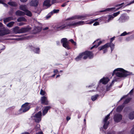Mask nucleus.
Masks as SVG:
<instances>
[{"label":"nucleus","instance_id":"nucleus-1","mask_svg":"<svg viewBox=\"0 0 134 134\" xmlns=\"http://www.w3.org/2000/svg\"><path fill=\"white\" fill-rule=\"evenodd\" d=\"M84 21H80L77 22L74 21L67 23L66 24H59L54 26H53L52 27L54 29L55 31H59L63 30L71 27H73L84 24Z\"/></svg>","mask_w":134,"mask_h":134},{"label":"nucleus","instance_id":"nucleus-2","mask_svg":"<svg viewBox=\"0 0 134 134\" xmlns=\"http://www.w3.org/2000/svg\"><path fill=\"white\" fill-rule=\"evenodd\" d=\"M114 74H116V76L119 77H126L130 75V72L125 71L123 69L121 68H118L115 69L112 74L113 76Z\"/></svg>","mask_w":134,"mask_h":134},{"label":"nucleus","instance_id":"nucleus-3","mask_svg":"<svg viewBox=\"0 0 134 134\" xmlns=\"http://www.w3.org/2000/svg\"><path fill=\"white\" fill-rule=\"evenodd\" d=\"M61 43L62 44L63 47L67 50L70 49V47L69 44V42L67 41V39L66 38H63L61 40Z\"/></svg>","mask_w":134,"mask_h":134},{"label":"nucleus","instance_id":"nucleus-4","mask_svg":"<svg viewBox=\"0 0 134 134\" xmlns=\"http://www.w3.org/2000/svg\"><path fill=\"white\" fill-rule=\"evenodd\" d=\"M109 47H110L112 52L114 48V44L112 43H108L103 46L99 47L98 49L100 51H101Z\"/></svg>","mask_w":134,"mask_h":134},{"label":"nucleus","instance_id":"nucleus-5","mask_svg":"<svg viewBox=\"0 0 134 134\" xmlns=\"http://www.w3.org/2000/svg\"><path fill=\"white\" fill-rule=\"evenodd\" d=\"M90 16L91 15H85L83 16L75 15L74 16H72L71 18H68L67 19V20H74L77 19H80L83 20L87 18V16Z\"/></svg>","mask_w":134,"mask_h":134},{"label":"nucleus","instance_id":"nucleus-6","mask_svg":"<svg viewBox=\"0 0 134 134\" xmlns=\"http://www.w3.org/2000/svg\"><path fill=\"white\" fill-rule=\"evenodd\" d=\"M29 104L28 103H26L23 104L21 106V108L20 109V110L24 113L27 111L30 108V106L29 105Z\"/></svg>","mask_w":134,"mask_h":134},{"label":"nucleus","instance_id":"nucleus-7","mask_svg":"<svg viewBox=\"0 0 134 134\" xmlns=\"http://www.w3.org/2000/svg\"><path fill=\"white\" fill-rule=\"evenodd\" d=\"M82 53H84V54L83 56V59H86L88 57L90 58H91L93 57V55L92 52L88 51H86Z\"/></svg>","mask_w":134,"mask_h":134},{"label":"nucleus","instance_id":"nucleus-8","mask_svg":"<svg viewBox=\"0 0 134 134\" xmlns=\"http://www.w3.org/2000/svg\"><path fill=\"white\" fill-rule=\"evenodd\" d=\"M9 33V30L4 27L0 28V36H2Z\"/></svg>","mask_w":134,"mask_h":134},{"label":"nucleus","instance_id":"nucleus-9","mask_svg":"<svg viewBox=\"0 0 134 134\" xmlns=\"http://www.w3.org/2000/svg\"><path fill=\"white\" fill-rule=\"evenodd\" d=\"M110 115V114H108L104 119L103 122H104L103 127L105 129H106L109 124V122L107 121Z\"/></svg>","mask_w":134,"mask_h":134},{"label":"nucleus","instance_id":"nucleus-10","mask_svg":"<svg viewBox=\"0 0 134 134\" xmlns=\"http://www.w3.org/2000/svg\"><path fill=\"white\" fill-rule=\"evenodd\" d=\"M42 116V113L41 111H39L35 115L34 117L35 121L37 122H39L41 120V116Z\"/></svg>","mask_w":134,"mask_h":134},{"label":"nucleus","instance_id":"nucleus-11","mask_svg":"<svg viewBox=\"0 0 134 134\" xmlns=\"http://www.w3.org/2000/svg\"><path fill=\"white\" fill-rule=\"evenodd\" d=\"M122 115L119 114H115L114 118V121L117 122H120L122 119Z\"/></svg>","mask_w":134,"mask_h":134},{"label":"nucleus","instance_id":"nucleus-12","mask_svg":"<svg viewBox=\"0 0 134 134\" xmlns=\"http://www.w3.org/2000/svg\"><path fill=\"white\" fill-rule=\"evenodd\" d=\"M129 19V17L128 16L122 15L120 17L119 20L120 22L122 23L128 20Z\"/></svg>","mask_w":134,"mask_h":134},{"label":"nucleus","instance_id":"nucleus-13","mask_svg":"<svg viewBox=\"0 0 134 134\" xmlns=\"http://www.w3.org/2000/svg\"><path fill=\"white\" fill-rule=\"evenodd\" d=\"M38 0H32L29 2V4L31 6L36 7L38 5Z\"/></svg>","mask_w":134,"mask_h":134},{"label":"nucleus","instance_id":"nucleus-14","mask_svg":"<svg viewBox=\"0 0 134 134\" xmlns=\"http://www.w3.org/2000/svg\"><path fill=\"white\" fill-rule=\"evenodd\" d=\"M41 103L42 104L47 105L48 104V102L47 100V98L45 96L41 97Z\"/></svg>","mask_w":134,"mask_h":134},{"label":"nucleus","instance_id":"nucleus-15","mask_svg":"<svg viewBox=\"0 0 134 134\" xmlns=\"http://www.w3.org/2000/svg\"><path fill=\"white\" fill-rule=\"evenodd\" d=\"M114 18V17L111 15H109L107 17H104L103 18V19H105V23L108 22L110 20L113 19Z\"/></svg>","mask_w":134,"mask_h":134},{"label":"nucleus","instance_id":"nucleus-16","mask_svg":"<svg viewBox=\"0 0 134 134\" xmlns=\"http://www.w3.org/2000/svg\"><path fill=\"white\" fill-rule=\"evenodd\" d=\"M31 29L29 27L22 28L20 29V33H25L29 31Z\"/></svg>","mask_w":134,"mask_h":134},{"label":"nucleus","instance_id":"nucleus-17","mask_svg":"<svg viewBox=\"0 0 134 134\" xmlns=\"http://www.w3.org/2000/svg\"><path fill=\"white\" fill-rule=\"evenodd\" d=\"M109 80L108 77L104 78L100 80V82H102L103 84H105L107 83L109 81Z\"/></svg>","mask_w":134,"mask_h":134},{"label":"nucleus","instance_id":"nucleus-18","mask_svg":"<svg viewBox=\"0 0 134 134\" xmlns=\"http://www.w3.org/2000/svg\"><path fill=\"white\" fill-rule=\"evenodd\" d=\"M50 0H46L43 3V7H44L46 6L47 7V8H46L49 7L50 5Z\"/></svg>","mask_w":134,"mask_h":134},{"label":"nucleus","instance_id":"nucleus-19","mask_svg":"<svg viewBox=\"0 0 134 134\" xmlns=\"http://www.w3.org/2000/svg\"><path fill=\"white\" fill-rule=\"evenodd\" d=\"M98 41V40H97L96 41H95L93 43V44H94V43H97V44H96L95 45H94L91 48V49H93L94 48H97L102 43V41H100L98 42H97V41Z\"/></svg>","mask_w":134,"mask_h":134},{"label":"nucleus","instance_id":"nucleus-20","mask_svg":"<svg viewBox=\"0 0 134 134\" xmlns=\"http://www.w3.org/2000/svg\"><path fill=\"white\" fill-rule=\"evenodd\" d=\"M15 14L17 16H21L25 15V13L24 12L20 10H18L16 12Z\"/></svg>","mask_w":134,"mask_h":134},{"label":"nucleus","instance_id":"nucleus-21","mask_svg":"<svg viewBox=\"0 0 134 134\" xmlns=\"http://www.w3.org/2000/svg\"><path fill=\"white\" fill-rule=\"evenodd\" d=\"M20 9L21 10L25 12L27 9V7L26 5H20L19 6Z\"/></svg>","mask_w":134,"mask_h":134},{"label":"nucleus","instance_id":"nucleus-22","mask_svg":"<svg viewBox=\"0 0 134 134\" xmlns=\"http://www.w3.org/2000/svg\"><path fill=\"white\" fill-rule=\"evenodd\" d=\"M31 48L33 50L35 53L39 54L40 52V49L39 48H36L33 47L31 46Z\"/></svg>","mask_w":134,"mask_h":134},{"label":"nucleus","instance_id":"nucleus-23","mask_svg":"<svg viewBox=\"0 0 134 134\" xmlns=\"http://www.w3.org/2000/svg\"><path fill=\"white\" fill-rule=\"evenodd\" d=\"M50 107L49 106H46L45 107L43 111V115H44L47 113L48 110L49 109Z\"/></svg>","mask_w":134,"mask_h":134},{"label":"nucleus","instance_id":"nucleus-24","mask_svg":"<svg viewBox=\"0 0 134 134\" xmlns=\"http://www.w3.org/2000/svg\"><path fill=\"white\" fill-rule=\"evenodd\" d=\"M84 53H82L79 54L77 57L76 58L75 60L77 61H79L81 59V58L83 57V56L84 54Z\"/></svg>","mask_w":134,"mask_h":134},{"label":"nucleus","instance_id":"nucleus-25","mask_svg":"<svg viewBox=\"0 0 134 134\" xmlns=\"http://www.w3.org/2000/svg\"><path fill=\"white\" fill-rule=\"evenodd\" d=\"M13 18L12 16L9 17L4 19H3L4 23H6L12 20H13Z\"/></svg>","mask_w":134,"mask_h":134},{"label":"nucleus","instance_id":"nucleus-26","mask_svg":"<svg viewBox=\"0 0 134 134\" xmlns=\"http://www.w3.org/2000/svg\"><path fill=\"white\" fill-rule=\"evenodd\" d=\"M13 31L15 34L20 33V29L18 26H16L14 28Z\"/></svg>","mask_w":134,"mask_h":134},{"label":"nucleus","instance_id":"nucleus-27","mask_svg":"<svg viewBox=\"0 0 134 134\" xmlns=\"http://www.w3.org/2000/svg\"><path fill=\"white\" fill-rule=\"evenodd\" d=\"M128 117L130 119H134V111H132L128 115Z\"/></svg>","mask_w":134,"mask_h":134},{"label":"nucleus","instance_id":"nucleus-28","mask_svg":"<svg viewBox=\"0 0 134 134\" xmlns=\"http://www.w3.org/2000/svg\"><path fill=\"white\" fill-rule=\"evenodd\" d=\"M8 4L13 7H16L17 6V3L15 2L10 1L8 3Z\"/></svg>","mask_w":134,"mask_h":134},{"label":"nucleus","instance_id":"nucleus-29","mask_svg":"<svg viewBox=\"0 0 134 134\" xmlns=\"http://www.w3.org/2000/svg\"><path fill=\"white\" fill-rule=\"evenodd\" d=\"M124 105H122L118 107L116 109V111L117 112H119L121 111Z\"/></svg>","mask_w":134,"mask_h":134},{"label":"nucleus","instance_id":"nucleus-30","mask_svg":"<svg viewBox=\"0 0 134 134\" xmlns=\"http://www.w3.org/2000/svg\"><path fill=\"white\" fill-rule=\"evenodd\" d=\"M17 21L18 22H21V21H26V20L24 17H20L17 19Z\"/></svg>","mask_w":134,"mask_h":134},{"label":"nucleus","instance_id":"nucleus-31","mask_svg":"<svg viewBox=\"0 0 134 134\" xmlns=\"http://www.w3.org/2000/svg\"><path fill=\"white\" fill-rule=\"evenodd\" d=\"M24 13H25V14L27 16L31 17L32 16L31 13L28 9Z\"/></svg>","mask_w":134,"mask_h":134},{"label":"nucleus","instance_id":"nucleus-32","mask_svg":"<svg viewBox=\"0 0 134 134\" xmlns=\"http://www.w3.org/2000/svg\"><path fill=\"white\" fill-rule=\"evenodd\" d=\"M115 8L114 7V8H107L105 10L101 11L100 12H106V11H111V10H113L114 9H115Z\"/></svg>","mask_w":134,"mask_h":134},{"label":"nucleus","instance_id":"nucleus-33","mask_svg":"<svg viewBox=\"0 0 134 134\" xmlns=\"http://www.w3.org/2000/svg\"><path fill=\"white\" fill-rule=\"evenodd\" d=\"M14 22V21H11L7 25V26L9 27H12L13 25Z\"/></svg>","mask_w":134,"mask_h":134},{"label":"nucleus","instance_id":"nucleus-34","mask_svg":"<svg viewBox=\"0 0 134 134\" xmlns=\"http://www.w3.org/2000/svg\"><path fill=\"white\" fill-rule=\"evenodd\" d=\"M40 94L42 96H46V93L45 91L41 89L40 90Z\"/></svg>","mask_w":134,"mask_h":134},{"label":"nucleus","instance_id":"nucleus-35","mask_svg":"<svg viewBox=\"0 0 134 134\" xmlns=\"http://www.w3.org/2000/svg\"><path fill=\"white\" fill-rule=\"evenodd\" d=\"M98 95L96 94L95 95L93 96L92 97L91 99L93 101L95 100L98 97Z\"/></svg>","mask_w":134,"mask_h":134},{"label":"nucleus","instance_id":"nucleus-36","mask_svg":"<svg viewBox=\"0 0 134 134\" xmlns=\"http://www.w3.org/2000/svg\"><path fill=\"white\" fill-rule=\"evenodd\" d=\"M59 11V9H54L53 11L51 12V15H52L53 13H58Z\"/></svg>","mask_w":134,"mask_h":134},{"label":"nucleus","instance_id":"nucleus-37","mask_svg":"<svg viewBox=\"0 0 134 134\" xmlns=\"http://www.w3.org/2000/svg\"><path fill=\"white\" fill-rule=\"evenodd\" d=\"M35 30L36 31V32H40L41 30V27H36L35 29Z\"/></svg>","mask_w":134,"mask_h":134},{"label":"nucleus","instance_id":"nucleus-38","mask_svg":"<svg viewBox=\"0 0 134 134\" xmlns=\"http://www.w3.org/2000/svg\"><path fill=\"white\" fill-rule=\"evenodd\" d=\"M131 99L130 98H129L126 99L123 105H124V104H126L128 103L130 100Z\"/></svg>","mask_w":134,"mask_h":134},{"label":"nucleus","instance_id":"nucleus-39","mask_svg":"<svg viewBox=\"0 0 134 134\" xmlns=\"http://www.w3.org/2000/svg\"><path fill=\"white\" fill-rule=\"evenodd\" d=\"M69 41H70L71 43L74 45L75 46L76 45V43L75 42L73 39H71L69 40Z\"/></svg>","mask_w":134,"mask_h":134},{"label":"nucleus","instance_id":"nucleus-40","mask_svg":"<svg viewBox=\"0 0 134 134\" xmlns=\"http://www.w3.org/2000/svg\"><path fill=\"white\" fill-rule=\"evenodd\" d=\"M120 14V12L119 11L116 13H114L113 14V16L114 17H115L118 15Z\"/></svg>","mask_w":134,"mask_h":134},{"label":"nucleus","instance_id":"nucleus-41","mask_svg":"<svg viewBox=\"0 0 134 134\" xmlns=\"http://www.w3.org/2000/svg\"><path fill=\"white\" fill-rule=\"evenodd\" d=\"M128 34L126 32V31H125L124 32H123L121 34V35H120V36H125L127 35Z\"/></svg>","mask_w":134,"mask_h":134},{"label":"nucleus","instance_id":"nucleus-42","mask_svg":"<svg viewBox=\"0 0 134 134\" xmlns=\"http://www.w3.org/2000/svg\"><path fill=\"white\" fill-rule=\"evenodd\" d=\"M69 2V1H68L66 2H65L62 4L61 5L62 7H64L65 6L67 5V3Z\"/></svg>","mask_w":134,"mask_h":134},{"label":"nucleus","instance_id":"nucleus-43","mask_svg":"<svg viewBox=\"0 0 134 134\" xmlns=\"http://www.w3.org/2000/svg\"><path fill=\"white\" fill-rule=\"evenodd\" d=\"M131 132L132 134H134V125L133 127L131 130Z\"/></svg>","mask_w":134,"mask_h":134},{"label":"nucleus","instance_id":"nucleus-44","mask_svg":"<svg viewBox=\"0 0 134 134\" xmlns=\"http://www.w3.org/2000/svg\"><path fill=\"white\" fill-rule=\"evenodd\" d=\"M93 23V21L92 20H91V21H90L86 23V24H90Z\"/></svg>","mask_w":134,"mask_h":134},{"label":"nucleus","instance_id":"nucleus-45","mask_svg":"<svg viewBox=\"0 0 134 134\" xmlns=\"http://www.w3.org/2000/svg\"><path fill=\"white\" fill-rule=\"evenodd\" d=\"M99 23L98 22H96L94 23L93 24L94 26H96L97 25H99Z\"/></svg>","mask_w":134,"mask_h":134},{"label":"nucleus","instance_id":"nucleus-46","mask_svg":"<svg viewBox=\"0 0 134 134\" xmlns=\"http://www.w3.org/2000/svg\"><path fill=\"white\" fill-rule=\"evenodd\" d=\"M134 3V0L132 1L130 3L127 4V5H129L130 4H132L133 3Z\"/></svg>","mask_w":134,"mask_h":134},{"label":"nucleus","instance_id":"nucleus-47","mask_svg":"<svg viewBox=\"0 0 134 134\" xmlns=\"http://www.w3.org/2000/svg\"><path fill=\"white\" fill-rule=\"evenodd\" d=\"M115 37H113L112 38H111L110 43H112V42L113 41Z\"/></svg>","mask_w":134,"mask_h":134},{"label":"nucleus","instance_id":"nucleus-48","mask_svg":"<svg viewBox=\"0 0 134 134\" xmlns=\"http://www.w3.org/2000/svg\"><path fill=\"white\" fill-rule=\"evenodd\" d=\"M54 74H57V72H58V71L57 69L55 70H54Z\"/></svg>","mask_w":134,"mask_h":134},{"label":"nucleus","instance_id":"nucleus-49","mask_svg":"<svg viewBox=\"0 0 134 134\" xmlns=\"http://www.w3.org/2000/svg\"><path fill=\"white\" fill-rule=\"evenodd\" d=\"M133 89H132L129 92V93L128 94H129L130 95H131L132 94L133 92Z\"/></svg>","mask_w":134,"mask_h":134},{"label":"nucleus","instance_id":"nucleus-50","mask_svg":"<svg viewBox=\"0 0 134 134\" xmlns=\"http://www.w3.org/2000/svg\"><path fill=\"white\" fill-rule=\"evenodd\" d=\"M24 24V23H20L19 24V25L20 26H22Z\"/></svg>","mask_w":134,"mask_h":134},{"label":"nucleus","instance_id":"nucleus-51","mask_svg":"<svg viewBox=\"0 0 134 134\" xmlns=\"http://www.w3.org/2000/svg\"><path fill=\"white\" fill-rule=\"evenodd\" d=\"M104 50L103 51V53H106V52H107V49H106V48L104 49Z\"/></svg>","mask_w":134,"mask_h":134},{"label":"nucleus","instance_id":"nucleus-52","mask_svg":"<svg viewBox=\"0 0 134 134\" xmlns=\"http://www.w3.org/2000/svg\"><path fill=\"white\" fill-rule=\"evenodd\" d=\"M70 118L69 116H67L66 118V119L68 121L69 120H70Z\"/></svg>","mask_w":134,"mask_h":134},{"label":"nucleus","instance_id":"nucleus-53","mask_svg":"<svg viewBox=\"0 0 134 134\" xmlns=\"http://www.w3.org/2000/svg\"><path fill=\"white\" fill-rule=\"evenodd\" d=\"M21 2H26L27 0H20Z\"/></svg>","mask_w":134,"mask_h":134},{"label":"nucleus","instance_id":"nucleus-54","mask_svg":"<svg viewBox=\"0 0 134 134\" xmlns=\"http://www.w3.org/2000/svg\"><path fill=\"white\" fill-rule=\"evenodd\" d=\"M3 4L4 6L5 7H7L8 6V5L6 3H4Z\"/></svg>","mask_w":134,"mask_h":134},{"label":"nucleus","instance_id":"nucleus-55","mask_svg":"<svg viewBox=\"0 0 134 134\" xmlns=\"http://www.w3.org/2000/svg\"><path fill=\"white\" fill-rule=\"evenodd\" d=\"M107 134H115V132H111L108 133Z\"/></svg>","mask_w":134,"mask_h":134},{"label":"nucleus","instance_id":"nucleus-56","mask_svg":"<svg viewBox=\"0 0 134 134\" xmlns=\"http://www.w3.org/2000/svg\"><path fill=\"white\" fill-rule=\"evenodd\" d=\"M4 2L2 0H0V3L3 4L4 3Z\"/></svg>","mask_w":134,"mask_h":134},{"label":"nucleus","instance_id":"nucleus-57","mask_svg":"<svg viewBox=\"0 0 134 134\" xmlns=\"http://www.w3.org/2000/svg\"><path fill=\"white\" fill-rule=\"evenodd\" d=\"M48 29V27H46L45 28H43V30H46Z\"/></svg>","mask_w":134,"mask_h":134},{"label":"nucleus","instance_id":"nucleus-58","mask_svg":"<svg viewBox=\"0 0 134 134\" xmlns=\"http://www.w3.org/2000/svg\"><path fill=\"white\" fill-rule=\"evenodd\" d=\"M126 96H124L122 98H121L120 100L119 101H120V100H122V99L125 98L126 97Z\"/></svg>","mask_w":134,"mask_h":134},{"label":"nucleus","instance_id":"nucleus-59","mask_svg":"<svg viewBox=\"0 0 134 134\" xmlns=\"http://www.w3.org/2000/svg\"><path fill=\"white\" fill-rule=\"evenodd\" d=\"M21 134H30L28 132H25L22 133Z\"/></svg>","mask_w":134,"mask_h":134},{"label":"nucleus","instance_id":"nucleus-60","mask_svg":"<svg viewBox=\"0 0 134 134\" xmlns=\"http://www.w3.org/2000/svg\"><path fill=\"white\" fill-rule=\"evenodd\" d=\"M56 0H53L52 1V4H53L54 3H55L56 2Z\"/></svg>","mask_w":134,"mask_h":134},{"label":"nucleus","instance_id":"nucleus-61","mask_svg":"<svg viewBox=\"0 0 134 134\" xmlns=\"http://www.w3.org/2000/svg\"><path fill=\"white\" fill-rule=\"evenodd\" d=\"M123 4H124V3H121V4H118V5H117L116 6V7H118V6H120L121 5H122Z\"/></svg>","mask_w":134,"mask_h":134},{"label":"nucleus","instance_id":"nucleus-62","mask_svg":"<svg viewBox=\"0 0 134 134\" xmlns=\"http://www.w3.org/2000/svg\"><path fill=\"white\" fill-rule=\"evenodd\" d=\"M98 19H94V20H92L93 21V23H94V22L97 20Z\"/></svg>","mask_w":134,"mask_h":134},{"label":"nucleus","instance_id":"nucleus-63","mask_svg":"<svg viewBox=\"0 0 134 134\" xmlns=\"http://www.w3.org/2000/svg\"><path fill=\"white\" fill-rule=\"evenodd\" d=\"M3 24L2 23L0 22V27H2Z\"/></svg>","mask_w":134,"mask_h":134},{"label":"nucleus","instance_id":"nucleus-64","mask_svg":"<svg viewBox=\"0 0 134 134\" xmlns=\"http://www.w3.org/2000/svg\"><path fill=\"white\" fill-rule=\"evenodd\" d=\"M36 134H43L42 132H40L38 133H37Z\"/></svg>","mask_w":134,"mask_h":134}]
</instances>
